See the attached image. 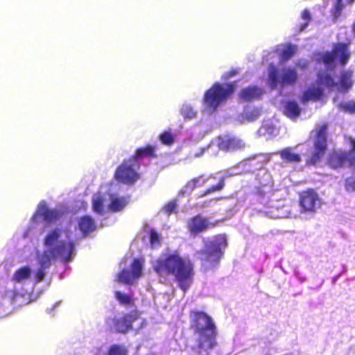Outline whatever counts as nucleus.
<instances>
[{"label": "nucleus", "mask_w": 355, "mask_h": 355, "mask_svg": "<svg viewBox=\"0 0 355 355\" xmlns=\"http://www.w3.org/2000/svg\"><path fill=\"white\" fill-rule=\"evenodd\" d=\"M207 181V179L204 176H200L188 182L186 187L187 189H193L196 187L202 186Z\"/></svg>", "instance_id": "33"}, {"label": "nucleus", "mask_w": 355, "mask_h": 355, "mask_svg": "<svg viewBox=\"0 0 355 355\" xmlns=\"http://www.w3.org/2000/svg\"><path fill=\"white\" fill-rule=\"evenodd\" d=\"M245 144L243 140L236 137H219L211 142L207 148L208 150L214 148H220L224 150H237L244 148Z\"/></svg>", "instance_id": "17"}, {"label": "nucleus", "mask_w": 355, "mask_h": 355, "mask_svg": "<svg viewBox=\"0 0 355 355\" xmlns=\"http://www.w3.org/2000/svg\"><path fill=\"white\" fill-rule=\"evenodd\" d=\"M310 17H311L310 12L307 10H304V12L302 13V19L305 22L301 25L300 31H302L306 28V27L308 25V22L310 20Z\"/></svg>", "instance_id": "37"}, {"label": "nucleus", "mask_w": 355, "mask_h": 355, "mask_svg": "<svg viewBox=\"0 0 355 355\" xmlns=\"http://www.w3.org/2000/svg\"><path fill=\"white\" fill-rule=\"evenodd\" d=\"M215 225L216 224L211 222L209 219L198 215L192 218L188 222L187 227L191 235L196 236Z\"/></svg>", "instance_id": "19"}, {"label": "nucleus", "mask_w": 355, "mask_h": 355, "mask_svg": "<svg viewBox=\"0 0 355 355\" xmlns=\"http://www.w3.org/2000/svg\"><path fill=\"white\" fill-rule=\"evenodd\" d=\"M107 355H128V349L123 345H113L110 347Z\"/></svg>", "instance_id": "28"}, {"label": "nucleus", "mask_w": 355, "mask_h": 355, "mask_svg": "<svg viewBox=\"0 0 355 355\" xmlns=\"http://www.w3.org/2000/svg\"><path fill=\"white\" fill-rule=\"evenodd\" d=\"M345 189L347 191H355V178H349L345 181Z\"/></svg>", "instance_id": "38"}, {"label": "nucleus", "mask_w": 355, "mask_h": 355, "mask_svg": "<svg viewBox=\"0 0 355 355\" xmlns=\"http://www.w3.org/2000/svg\"><path fill=\"white\" fill-rule=\"evenodd\" d=\"M268 76V83L272 89L277 88L278 85H293L298 77L295 67H284L279 71L273 61L269 64Z\"/></svg>", "instance_id": "9"}, {"label": "nucleus", "mask_w": 355, "mask_h": 355, "mask_svg": "<svg viewBox=\"0 0 355 355\" xmlns=\"http://www.w3.org/2000/svg\"><path fill=\"white\" fill-rule=\"evenodd\" d=\"M259 116L260 110L258 108L248 107L240 116L239 120L242 123L252 122L257 119Z\"/></svg>", "instance_id": "26"}, {"label": "nucleus", "mask_w": 355, "mask_h": 355, "mask_svg": "<svg viewBox=\"0 0 355 355\" xmlns=\"http://www.w3.org/2000/svg\"><path fill=\"white\" fill-rule=\"evenodd\" d=\"M349 57L347 46L338 44L334 46L331 52L320 53L315 56V60L322 62L327 71H331L338 64H345Z\"/></svg>", "instance_id": "11"}, {"label": "nucleus", "mask_w": 355, "mask_h": 355, "mask_svg": "<svg viewBox=\"0 0 355 355\" xmlns=\"http://www.w3.org/2000/svg\"><path fill=\"white\" fill-rule=\"evenodd\" d=\"M321 205L320 198L313 190H307L300 195V206L306 211L315 212Z\"/></svg>", "instance_id": "18"}, {"label": "nucleus", "mask_w": 355, "mask_h": 355, "mask_svg": "<svg viewBox=\"0 0 355 355\" xmlns=\"http://www.w3.org/2000/svg\"><path fill=\"white\" fill-rule=\"evenodd\" d=\"M354 0H347V3H351L352 2H353Z\"/></svg>", "instance_id": "45"}, {"label": "nucleus", "mask_w": 355, "mask_h": 355, "mask_svg": "<svg viewBox=\"0 0 355 355\" xmlns=\"http://www.w3.org/2000/svg\"><path fill=\"white\" fill-rule=\"evenodd\" d=\"M277 154L279 155L283 162L286 163L296 164L301 162V156L295 152V150L291 147L286 148Z\"/></svg>", "instance_id": "21"}, {"label": "nucleus", "mask_w": 355, "mask_h": 355, "mask_svg": "<svg viewBox=\"0 0 355 355\" xmlns=\"http://www.w3.org/2000/svg\"><path fill=\"white\" fill-rule=\"evenodd\" d=\"M119 185L112 183L101 187L100 191L92 198V209L99 214H104L108 210L118 211L128 204V199L119 196Z\"/></svg>", "instance_id": "3"}, {"label": "nucleus", "mask_w": 355, "mask_h": 355, "mask_svg": "<svg viewBox=\"0 0 355 355\" xmlns=\"http://www.w3.org/2000/svg\"><path fill=\"white\" fill-rule=\"evenodd\" d=\"M43 251L35 250L38 263L41 267L35 275L36 282H40L44 277V270L54 260L60 259L69 261L75 256V244L72 232L67 227H51L45 232L42 240Z\"/></svg>", "instance_id": "1"}, {"label": "nucleus", "mask_w": 355, "mask_h": 355, "mask_svg": "<svg viewBox=\"0 0 355 355\" xmlns=\"http://www.w3.org/2000/svg\"><path fill=\"white\" fill-rule=\"evenodd\" d=\"M352 149L348 155H346L347 162L352 165L355 164V141H351Z\"/></svg>", "instance_id": "36"}, {"label": "nucleus", "mask_w": 355, "mask_h": 355, "mask_svg": "<svg viewBox=\"0 0 355 355\" xmlns=\"http://www.w3.org/2000/svg\"><path fill=\"white\" fill-rule=\"evenodd\" d=\"M115 297L119 303L124 306H130L133 302V300L130 296L119 291H116L115 293Z\"/></svg>", "instance_id": "30"}, {"label": "nucleus", "mask_w": 355, "mask_h": 355, "mask_svg": "<svg viewBox=\"0 0 355 355\" xmlns=\"http://www.w3.org/2000/svg\"><path fill=\"white\" fill-rule=\"evenodd\" d=\"M313 149L307 159V163L316 164L324 155L327 148V127L322 125L312 132Z\"/></svg>", "instance_id": "12"}, {"label": "nucleus", "mask_w": 355, "mask_h": 355, "mask_svg": "<svg viewBox=\"0 0 355 355\" xmlns=\"http://www.w3.org/2000/svg\"><path fill=\"white\" fill-rule=\"evenodd\" d=\"M193 326L199 334V347L207 351L215 344V326L211 318L203 312L191 315Z\"/></svg>", "instance_id": "6"}, {"label": "nucleus", "mask_w": 355, "mask_h": 355, "mask_svg": "<svg viewBox=\"0 0 355 355\" xmlns=\"http://www.w3.org/2000/svg\"><path fill=\"white\" fill-rule=\"evenodd\" d=\"M139 163L137 158L130 159L124 162L117 168L115 172V178L125 184H132L139 178Z\"/></svg>", "instance_id": "13"}, {"label": "nucleus", "mask_w": 355, "mask_h": 355, "mask_svg": "<svg viewBox=\"0 0 355 355\" xmlns=\"http://www.w3.org/2000/svg\"><path fill=\"white\" fill-rule=\"evenodd\" d=\"M346 162V154L341 150L334 152L329 159V164L334 168L340 167Z\"/></svg>", "instance_id": "24"}, {"label": "nucleus", "mask_w": 355, "mask_h": 355, "mask_svg": "<svg viewBox=\"0 0 355 355\" xmlns=\"http://www.w3.org/2000/svg\"><path fill=\"white\" fill-rule=\"evenodd\" d=\"M155 155V148L152 146H147L144 148H139L137 150V157H153Z\"/></svg>", "instance_id": "29"}, {"label": "nucleus", "mask_w": 355, "mask_h": 355, "mask_svg": "<svg viewBox=\"0 0 355 355\" xmlns=\"http://www.w3.org/2000/svg\"><path fill=\"white\" fill-rule=\"evenodd\" d=\"M144 320L140 318L137 311L119 318L115 322L114 327L119 332L125 333L130 329L138 330L142 327Z\"/></svg>", "instance_id": "15"}, {"label": "nucleus", "mask_w": 355, "mask_h": 355, "mask_svg": "<svg viewBox=\"0 0 355 355\" xmlns=\"http://www.w3.org/2000/svg\"><path fill=\"white\" fill-rule=\"evenodd\" d=\"M144 261L135 259L128 269L123 270L116 277L119 282L130 284L137 282L142 275Z\"/></svg>", "instance_id": "14"}, {"label": "nucleus", "mask_w": 355, "mask_h": 355, "mask_svg": "<svg viewBox=\"0 0 355 355\" xmlns=\"http://www.w3.org/2000/svg\"><path fill=\"white\" fill-rule=\"evenodd\" d=\"M78 228L84 235H87L96 229V223L90 216H84L80 218L78 223Z\"/></svg>", "instance_id": "22"}, {"label": "nucleus", "mask_w": 355, "mask_h": 355, "mask_svg": "<svg viewBox=\"0 0 355 355\" xmlns=\"http://www.w3.org/2000/svg\"><path fill=\"white\" fill-rule=\"evenodd\" d=\"M297 65L298 67H301V68H302V69H303V68L306 67V66L308 65V62H307V61H306V60H302V61H300V62L297 64Z\"/></svg>", "instance_id": "42"}, {"label": "nucleus", "mask_w": 355, "mask_h": 355, "mask_svg": "<svg viewBox=\"0 0 355 355\" xmlns=\"http://www.w3.org/2000/svg\"><path fill=\"white\" fill-rule=\"evenodd\" d=\"M262 94L261 89L257 87H249L241 91L240 97L244 101H250L259 97Z\"/></svg>", "instance_id": "25"}, {"label": "nucleus", "mask_w": 355, "mask_h": 355, "mask_svg": "<svg viewBox=\"0 0 355 355\" xmlns=\"http://www.w3.org/2000/svg\"><path fill=\"white\" fill-rule=\"evenodd\" d=\"M258 133L261 136H265L267 139L272 138L279 134V129L271 121H264L259 129Z\"/></svg>", "instance_id": "23"}, {"label": "nucleus", "mask_w": 355, "mask_h": 355, "mask_svg": "<svg viewBox=\"0 0 355 355\" xmlns=\"http://www.w3.org/2000/svg\"><path fill=\"white\" fill-rule=\"evenodd\" d=\"M204 248L197 252L205 268H209L216 266L221 259L227 247L225 235H217L213 238L204 239Z\"/></svg>", "instance_id": "5"}, {"label": "nucleus", "mask_w": 355, "mask_h": 355, "mask_svg": "<svg viewBox=\"0 0 355 355\" xmlns=\"http://www.w3.org/2000/svg\"><path fill=\"white\" fill-rule=\"evenodd\" d=\"M33 277V270L28 266L17 269L10 279L12 287H8L5 297L13 301L17 296L25 295L28 292L26 287L32 283Z\"/></svg>", "instance_id": "8"}, {"label": "nucleus", "mask_w": 355, "mask_h": 355, "mask_svg": "<svg viewBox=\"0 0 355 355\" xmlns=\"http://www.w3.org/2000/svg\"><path fill=\"white\" fill-rule=\"evenodd\" d=\"M353 32H354V33L355 34V24H354V26H353Z\"/></svg>", "instance_id": "46"}, {"label": "nucleus", "mask_w": 355, "mask_h": 355, "mask_svg": "<svg viewBox=\"0 0 355 355\" xmlns=\"http://www.w3.org/2000/svg\"><path fill=\"white\" fill-rule=\"evenodd\" d=\"M204 149L201 150L200 153H196V157H200L201 155H202L203 152H204Z\"/></svg>", "instance_id": "44"}, {"label": "nucleus", "mask_w": 355, "mask_h": 355, "mask_svg": "<svg viewBox=\"0 0 355 355\" xmlns=\"http://www.w3.org/2000/svg\"><path fill=\"white\" fill-rule=\"evenodd\" d=\"M235 84L215 83L208 89L203 98L204 110L209 114L214 112L234 92Z\"/></svg>", "instance_id": "7"}, {"label": "nucleus", "mask_w": 355, "mask_h": 355, "mask_svg": "<svg viewBox=\"0 0 355 355\" xmlns=\"http://www.w3.org/2000/svg\"><path fill=\"white\" fill-rule=\"evenodd\" d=\"M160 141L166 146H171L174 143V136L170 131H164L159 135Z\"/></svg>", "instance_id": "31"}, {"label": "nucleus", "mask_w": 355, "mask_h": 355, "mask_svg": "<svg viewBox=\"0 0 355 355\" xmlns=\"http://www.w3.org/2000/svg\"><path fill=\"white\" fill-rule=\"evenodd\" d=\"M344 8V4L343 3V0H335L334 6L332 9V13L334 18H337L340 14L341 10Z\"/></svg>", "instance_id": "34"}, {"label": "nucleus", "mask_w": 355, "mask_h": 355, "mask_svg": "<svg viewBox=\"0 0 355 355\" xmlns=\"http://www.w3.org/2000/svg\"><path fill=\"white\" fill-rule=\"evenodd\" d=\"M275 193L272 191L270 185L266 184L258 189L257 196L260 203L268 205L270 211H267V214L272 218H286L290 216L288 207L285 206L282 202L277 204L274 200L268 201V199L273 196Z\"/></svg>", "instance_id": "10"}, {"label": "nucleus", "mask_w": 355, "mask_h": 355, "mask_svg": "<svg viewBox=\"0 0 355 355\" xmlns=\"http://www.w3.org/2000/svg\"><path fill=\"white\" fill-rule=\"evenodd\" d=\"M223 185H224L223 180H220L219 183L217 185L213 186L210 189H207V191L205 192V194H209L211 192H214L216 191H219L223 187Z\"/></svg>", "instance_id": "39"}, {"label": "nucleus", "mask_w": 355, "mask_h": 355, "mask_svg": "<svg viewBox=\"0 0 355 355\" xmlns=\"http://www.w3.org/2000/svg\"><path fill=\"white\" fill-rule=\"evenodd\" d=\"M153 266L159 275H173L184 291L190 286L193 265L188 258L181 257L177 250H167L153 263Z\"/></svg>", "instance_id": "2"}, {"label": "nucleus", "mask_w": 355, "mask_h": 355, "mask_svg": "<svg viewBox=\"0 0 355 355\" xmlns=\"http://www.w3.org/2000/svg\"><path fill=\"white\" fill-rule=\"evenodd\" d=\"M176 207H177V205H176L175 202H170L165 206L164 211L167 214H171L175 211V209H176Z\"/></svg>", "instance_id": "40"}, {"label": "nucleus", "mask_w": 355, "mask_h": 355, "mask_svg": "<svg viewBox=\"0 0 355 355\" xmlns=\"http://www.w3.org/2000/svg\"><path fill=\"white\" fill-rule=\"evenodd\" d=\"M297 51V47L292 44H283L278 46L275 52H272L267 56L264 57V60L268 62L272 60L276 55H278L279 60L284 62L290 59Z\"/></svg>", "instance_id": "20"}, {"label": "nucleus", "mask_w": 355, "mask_h": 355, "mask_svg": "<svg viewBox=\"0 0 355 355\" xmlns=\"http://www.w3.org/2000/svg\"><path fill=\"white\" fill-rule=\"evenodd\" d=\"M180 113L184 118L192 119L196 116V111L190 105L184 104L180 110Z\"/></svg>", "instance_id": "32"}, {"label": "nucleus", "mask_w": 355, "mask_h": 355, "mask_svg": "<svg viewBox=\"0 0 355 355\" xmlns=\"http://www.w3.org/2000/svg\"><path fill=\"white\" fill-rule=\"evenodd\" d=\"M159 234L155 232H152L150 234V243L153 246H155L159 244Z\"/></svg>", "instance_id": "41"}, {"label": "nucleus", "mask_w": 355, "mask_h": 355, "mask_svg": "<svg viewBox=\"0 0 355 355\" xmlns=\"http://www.w3.org/2000/svg\"><path fill=\"white\" fill-rule=\"evenodd\" d=\"M352 73L345 71L342 73L339 83H335L329 73H320L318 80L304 92L302 100L303 102L318 101L321 99L324 88L337 89L340 92L348 90L352 85Z\"/></svg>", "instance_id": "4"}, {"label": "nucleus", "mask_w": 355, "mask_h": 355, "mask_svg": "<svg viewBox=\"0 0 355 355\" xmlns=\"http://www.w3.org/2000/svg\"><path fill=\"white\" fill-rule=\"evenodd\" d=\"M339 107L346 112H355V103L353 101L342 103Z\"/></svg>", "instance_id": "35"}, {"label": "nucleus", "mask_w": 355, "mask_h": 355, "mask_svg": "<svg viewBox=\"0 0 355 355\" xmlns=\"http://www.w3.org/2000/svg\"><path fill=\"white\" fill-rule=\"evenodd\" d=\"M284 113L291 119H295L299 116L300 108L295 101H288L284 108Z\"/></svg>", "instance_id": "27"}, {"label": "nucleus", "mask_w": 355, "mask_h": 355, "mask_svg": "<svg viewBox=\"0 0 355 355\" xmlns=\"http://www.w3.org/2000/svg\"><path fill=\"white\" fill-rule=\"evenodd\" d=\"M61 216V213L56 209H50L44 201L39 203L36 212L32 217L35 223L45 221L46 223L56 222Z\"/></svg>", "instance_id": "16"}, {"label": "nucleus", "mask_w": 355, "mask_h": 355, "mask_svg": "<svg viewBox=\"0 0 355 355\" xmlns=\"http://www.w3.org/2000/svg\"><path fill=\"white\" fill-rule=\"evenodd\" d=\"M235 73H236V71H230L228 73H225V74H224L223 78H224L225 79H227V78H229L232 77L233 76H234V74H235Z\"/></svg>", "instance_id": "43"}]
</instances>
